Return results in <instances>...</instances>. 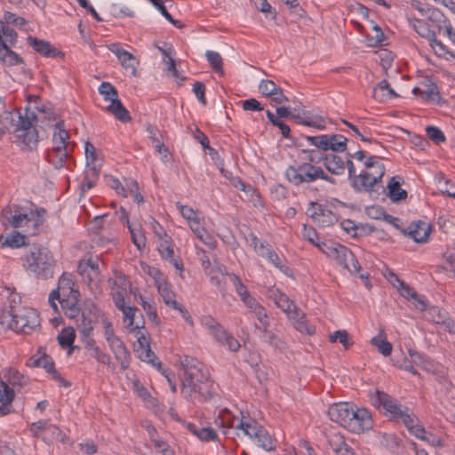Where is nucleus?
<instances>
[{
	"label": "nucleus",
	"mask_w": 455,
	"mask_h": 455,
	"mask_svg": "<svg viewBox=\"0 0 455 455\" xmlns=\"http://www.w3.org/2000/svg\"><path fill=\"white\" fill-rule=\"evenodd\" d=\"M183 370L181 394L193 403H204L214 394L213 383L208 379L202 370V363L194 357L185 355L180 361Z\"/></svg>",
	"instance_id": "1"
},
{
	"label": "nucleus",
	"mask_w": 455,
	"mask_h": 455,
	"mask_svg": "<svg viewBox=\"0 0 455 455\" xmlns=\"http://www.w3.org/2000/svg\"><path fill=\"white\" fill-rule=\"evenodd\" d=\"M24 267L36 278L49 279L53 276L55 260L48 248L34 245L25 257Z\"/></svg>",
	"instance_id": "2"
},
{
	"label": "nucleus",
	"mask_w": 455,
	"mask_h": 455,
	"mask_svg": "<svg viewBox=\"0 0 455 455\" xmlns=\"http://www.w3.org/2000/svg\"><path fill=\"white\" fill-rule=\"evenodd\" d=\"M17 32L0 20V61L7 66L24 63L23 59L11 47L17 42Z\"/></svg>",
	"instance_id": "3"
},
{
	"label": "nucleus",
	"mask_w": 455,
	"mask_h": 455,
	"mask_svg": "<svg viewBox=\"0 0 455 455\" xmlns=\"http://www.w3.org/2000/svg\"><path fill=\"white\" fill-rule=\"evenodd\" d=\"M236 428L241 429L244 435L253 440L257 446L268 451L275 450V440L256 420L250 419L249 421H243L242 419Z\"/></svg>",
	"instance_id": "4"
},
{
	"label": "nucleus",
	"mask_w": 455,
	"mask_h": 455,
	"mask_svg": "<svg viewBox=\"0 0 455 455\" xmlns=\"http://www.w3.org/2000/svg\"><path fill=\"white\" fill-rule=\"evenodd\" d=\"M12 331L16 332L30 333L40 326L39 314L34 308H20L11 310Z\"/></svg>",
	"instance_id": "5"
},
{
	"label": "nucleus",
	"mask_w": 455,
	"mask_h": 455,
	"mask_svg": "<svg viewBox=\"0 0 455 455\" xmlns=\"http://www.w3.org/2000/svg\"><path fill=\"white\" fill-rule=\"evenodd\" d=\"M379 171H376V173H371L368 171H363L360 174H357L351 182V187L357 193H369L375 192L379 187L383 190L384 188L380 184L383 176L385 175V166H379Z\"/></svg>",
	"instance_id": "6"
},
{
	"label": "nucleus",
	"mask_w": 455,
	"mask_h": 455,
	"mask_svg": "<svg viewBox=\"0 0 455 455\" xmlns=\"http://www.w3.org/2000/svg\"><path fill=\"white\" fill-rule=\"evenodd\" d=\"M318 166L310 163H300L287 167L285 177L294 186L309 184L316 180Z\"/></svg>",
	"instance_id": "7"
},
{
	"label": "nucleus",
	"mask_w": 455,
	"mask_h": 455,
	"mask_svg": "<svg viewBox=\"0 0 455 455\" xmlns=\"http://www.w3.org/2000/svg\"><path fill=\"white\" fill-rule=\"evenodd\" d=\"M27 365L29 367H41L44 369L54 380L59 382L60 386L65 387L71 386V383L62 378L57 371L53 359L45 353L43 347H39L37 353L28 359Z\"/></svg>",
	"instance_id": "8"
},
{
	"label": "nucleus",
	"mask_w": 455,
	"mask_h": 455,
	"mask_svg": "<svg viewBox=\"0 0 455 455\" xmlns=\"http://www.w3.org/2000/svg\"><path fill=\"white\" fill-rule=\"evenodd\" d=\"M371 403L378 409H383L384 414L394 419H398L407 409L406 406L402 405L396 399L379 390H377L375 395L371 398Z\"/></svg>",
	"instance_id": "9"
},
{
	"label": "nucleus",
	"mask_w": 455,
	"mask_h": 455,
	"mask_svg": "<svg viewBox=\"0 0 455 455\" xmlns=\"http://www.w3.org/2000/svg\"><path fill=\"white\" fill-rule=\"evenodd\" d=\"M34 220L33 212H23L22 208L19 205L13 204L2 211L1 222L4 226L12 225L14 228L23 226V223H28Z\"/></svg>",
	"instance_id": "10"
},
{
	"label": "nucleus",
	"mask_w": 455,
	"mask_h": 455,
	"mask_svg": "<svg viewBox=\"0 0 455 455\" xmlns=\"http://www.w3.org/2000/svg\"><path fill=\"white\" fill-rule=\"evenodd\" d=\"M353 409L354 404L349 403H334L329 408L328 415L331 420L349 430L354 427L351 426V419L354 417Z\"/></svg>",
	"instance_id": "11"
},
{
	"label": "nucleus",
	"mask_w": 455,
	"mask_h": 455,
	"mask_svg": "<svg viewBox=\"0 0 455 455\" xmlns=\"http://www.w3.org/2000/svg\"><path fill=\"white\" fill-rule=\"evenodd\" d=\"M324 246L322 251L327 255V257L336 260L342 267H348V257H351V251L340 243H323Z\"/></svg>",
	"instance_id": "12"
},
{
	"label": "nucleus",
	"mask_w": 455,
	"mask_h": 455,
	"mask_svg": "<svg viewBox=\"0 0 455 455\" xmlns=\"http://www.w3.org/2000/svg\"><path fill=\"white\" fill-rule=\"evenodd\" d=\"M28 44L33 50L45 58H64L65 54L54 47L49 41L39 39L37 37L29 36L27 38Z\"/></svg>",
	"instance_id": "13"
},
{
	"label": "nucleus",
	"mask_w": 455,
	"mask_h": 455,
	"mask_svg": "<svg viewBox=\"0 0 455 455\" xmlns=\"http://www.w3.org/2000/svg\"><path fill=\"white\" fill-rule=\"evenodd\" d=\"M431 230V225L423 220L411 222L406 229H401L404 235L410 236L418 243H426L428 240Z\"/></svg>",
	"instance_id": "14"
},
{
	"label": "nucleus",
	"mask_w": 455,
	"mask_h": 455,
	"mask_svg": "<svg viewBox=\"0 0 455 455\" xmlns=\"http://www.w3.org/2000/svg\"><path fill=\"white\" fill-rule=\"evenodd\" d=\"M352 413H354V417L351 419V426L355 428H349L350 432L361 433L372 427L371 414L367 409L357 408L354 405Z\"/></svg>",
	"instance_id": "15"
},
{
	"label": "nucleus",
	"mask_w": 455,
	"mask_h": 455,
	"mask_svg": "<svg viewBox=\"0 0 455 455\" xmlns=\"http://www.w3.org/2000/svg\"><path fill=\"white\" fill-rule=\"evenodd\" d=\"M286 315L298 331L310 336L315 334V328L308 323L306 314L299 307L294 306Z\"/></svg>",
	"instance_id": "16"
},
{
	"label": "nucleus",
	"mask_w": 455,
	"mask_h": 455,
	"mask_svg": "<svg viewBox=\"0 0 455 455\" xmlns=\"http://www.w3.org/2000/svg\"><path fill=\"white\" fill-rule=\"evenodd\" d=\"M71 294L80 295V292L78 291L77 289H75V283L73 281L72 275L69 273H63L59 279L57 289L52 291L51 298H66L70 296Z\"/></svg>",
	"instance_id": "17"
},
{
	"label": "nucleus",
	"mask_w": 455,
	"mask_h": 455,
	"mask_svg": "<svg viewBox=\"0 0 455 455\" xmlns=\"http://www.w3.org/2000/svg\"><path fill=\"white\" fill-rule=\"evenodd\" d=\"M116 361L121 364L123 371L126 370L130 365L131 354L124 343L117 337L108 342Z\"/></svg>",
	"instance_id": "18"
},
{
	"label": "nucleus",
	"mask_w": 455,
	"mask_h": 455,
	"mask_svg": "<svg viewBox=\"0 0 455 455\" xmlns=\"http://www.w3.org/2000/svg\"><path fill=\"white\" fill-rule=\"evenodd\" d=\"M100 316V311L93 305L90 304L82 310V323L80 324V332L86 333L92 332L94 324L97 323Z\"/></svg>",
	"instance_id": "19"
},
{
	"label": "nucleus",
	"mask_w": 455,
	"mask_h": 455,
	"mask_svg": "<svg viewBox=\"0 0 455 455\" xmlns=\"http://www.w3.org/2000/svg\"><path fill=\"white\" fill-rule=\"evenodd\" d=\"M323 164L326 170L333 175H342L345 173L346 164L345 161L341 156L335 155L334 153L326 154L321 157Z\"/></svg>",
	"instance_id": "20"
},
{
	"label": "nucleus",
	"mask_w": 455,
	"mask_h": 455,
	"mask_svg": "<svg viewBox=\"0 0 455 455\" xmlns=\"http://www.w3.org/2000/svg\"><path fill=\"white\" fill-rule=\"evenodd\" d=\"M100 170L101 165L86 166L84 172V178L80 184L81 196H84L86 191L95 187L99 180Z\"/></svg>",
	"instance_id": "21"
},
{
	"label": "nucleus",
	"mask_w": 455,
	"mask_h": 455,
	"mask_svg": "<svg viewBox=\"0 0 455 455\" xmlns=\"http://www.w3.org/2000/svg\"><path fill=\"white\" fill-rule=\"evenodd\" d=\"M258 254L271 262L275 267L283 273L287 274L289 267L283 264L282 259L277 253L267 243H260Z\"/></svg>",
	"instance_id": "22"
},
{
	"label": "nucleus",
	"mask_w": 455,
	"mask_h": 455,
	"mask_svg": "<svg viewBox=\"0 0 455 455\" xmlns=\"http://www.w3.org/2000/svg\"><path fill=\"white\" fill-rule=\"evenodd\" d=\"M70 149H61L60 148L49 149L46 152L45 159L55 169L60 170L65 166L67 159L70 156Z\"/></svg>",
	"instance_id": "23"
},
{
	"label": "nucleus",
	"mask_w": 455,
	"mask_h": 455,
	"mask_svg": "<svg viewBox=\"0 0 455 455\" xmlns=\"http://www.w3.org/2000/svg\"><path fill=\"white\" fill-rule=\"evenodd\" d=\"M427 88L426 90H421L419 87H415L413 88L412 92L427 101L432 103H439L442 97L436 84L429 81V84H427Z\"/></svg>",
	"instance_id": "24"
},
{
	"label": "nucleus",
	"mask_w": 455,
	"mask_h": 455,
	"mask_svg": "<svg viewBox=\"0 0 455 455\" xmlns=\"http://www.w3.org/2000/svg\"><path fill=\"white\" fill-rule=\"evenodd\" d=\"M402 178L399 176L392 177L387 186V196L392 202H399L407 197V191L401 188Z\"/></svg>",
	"instance_id": "25"
},
{
	"label": "nucleus",
	"mask_w": 455,
	"mask_h": 455,
	"mask_svg": "<svg viewBox=\"0 0 455 455\" xmlns=\"http://www.w3.org/2000/svg\"><path fill=\"white\" fill-rule=\"evenodd\" d=\"M156 288L166 305L176 310H179L180 312H183V307L180 305L175 299V293L171 290L170 285L166 280L163 283H159V285L156 286Z\"/></svg>",
	"instance_id": "26"
},
{
	"label": "nucleus",
	"mask_w": 455,
	"mask_h": 455,
	"mask_svg": "<svg viewBox=\"0 0 455 455\" xmlns=\"http://www.w3.org/2000/svg\"><path fill=\"white\" fill-rule=\"evenodd\" d=\"M18 140L22 144V150H33L37 148L39 141L38 132L36 129L28 132H16Z\"/></svg>",
	"instance_id": "27"
},
{
	"label": "nucleus",
	"mask_w": 455,
	"mask_h": 455,
	"mask_svg": "<svg viewBox=\"0 0 455 455\" xmlns=\"http://www.w3.org/2000/svg\"><path fill=\"white\" fill-rule=\"evenodd\" d=\"M28 237L15 231L8 235H0V248H20L27 243Z\"/></svg>",
	"instance_id": "28"
},
{
	"label": "nucleus",
	"mask_w": 455,
	"mask_h": 455,
	"mask_svg": "<svg viewBox=\"0 0 455 455\" xmlns=\"http://www.w3.org/2000/svg\"><path fill=\"white\" fill-rule=\"evenodd\" d=\"M19 121L14 132L32 131L33 122L36 121V115L29 108H25L24 114L19 113Z\"/></svg>",
	"instance_id": "29"
},
{
	"label": "nucleus",
	"mask_w": 455,
	"mask_h": 455,
	"mask_svg": "<svg viewBox=\"0 0 455 455\" xmlns=\"http://www.w3.org/2000/svg\"><path fill=\"white\" fill-rule=\"evenodd\" d=\"M408 21L418 35L428 41L434 39V36L436 35L435 32L431 29L429 24L423 20L408 18Z\"/></svg>",
	"instance_id": "30"
},
{
	"label": "nucleus",
	"mask_w": 455,
	"mask_h": 455,
	"mask_svg": "<svg viewBox=\"0 0 455 455\" xmlns=\"http://www.w3.org/2000/svg\"><path fill=\"white\" fill-rule=\"evenodd\" d=\"M291 118L293 119L294 121H296L298 124L305 125V126L313 127V128H315L318 130L325 129L324 120L320 116H315L314 119H306L303 116V111H302L301 113L292 112Z\"/></svg>",
	"instance_id": "31"
},
{
	"label": "nucleus",
	"mask_w": 455,
	"mask_h": 455,
	"mask_svg": "<svg viewBox=\"0 0 455 455\" xmlns=\"http://www.w3.org/2000/svg\"><path fill=\"white\" fill-rule=\"evenodd\" d=\"M107 110L123 123H128L132 120L128 110L124 108L119 99L111 102V104L107 108Z\"/></svg>",
	"instance_id": "32"
},
{
	"label": "nucleus",
	"mask_w": 455,
	"mask_h": 455,
	"mask_svg": "<svg viewBox=\"0 0 455 455\" xmlns=\"http://www.w3.org/2000/svg\"><path fill=\"white\" fill-rule=\"evenodd\" d=\"M272 299L277 307L282 309L285 314L290 312L291 309L296 306L293 300L290 299L289 297L279 290H274L271 291Z\"/></svg>",
	"instance_id": "33"
},
{
	"label": "nucleus",
	"mask_w": 455,
	"mask_h": 455,
	"mask_svg": "<svg viewBox=\"0 0 455 455\" xmlns=\"http://www.w3.org/2000/svg\"><path fill=\"white\" fill-rule=\"evenodd\" d=\"M328 150L341 153L347 150V139L341 134H328Z\"/></svg>",
	"instance_id": "34"
},
{
	"label": "nucleus",
	"mask_w": 455,
	"mask_h": 455,
	"mask_svg": "<svg viewBox=\"0 0 455 455\" xmlns=\"http://www.w3.org/2000/svg\"><path fill=\"white\" fill-rule=\"evenodd\" d=\"M75 338H76V332L72 327L64 328L57 337L59 344L62 348H69L70 349L68 351V355H70L71 350H73L75 348V347H73Z\"/></svg>",
	"instance_id": "35"
},
{
	"label": "nucleus",
	"mask_w": 455,
	"mask_h": 455,
	"mask_svg": "<svg viewBox=\"0 0 455 455\" xmlns=\"http://www.w3.org/2000/svg\"><path fill=\"white\" fill-rule=\"evenodd\" d=\"M259 338L261 342L268 344L275 349L282 351L286 348V343L273 331L259 333Z\"/></svg>",
	"instance_id": "36"
},
{
	"label": "nucleus",
	"mask_w": 455,
	"mask_h": 455,
	"mask_svg": "<svg viewBox=\"0 0 455 455\" xmlns=\"http://www.w3.org/2000/svg\"><path fill=\"white\" fill-rule=\"evenodd\" d=\"M427 20L436 25L439 31L443 28H445V25L450 23L444 14L437 8H428L427 9Z\"/></svg>",
	"instance_id": "37"
},
{
	"label": "nucleus",
	"mask_w": 455,
	"mask_h": 455,
	"mask_svg": "<svg viewBox=\"0 0 455 455\" xmlns=\"http://www.w3.org/2000/svg\"><path fill=\"white\" fill-rule=\"evenodd\" d=\"M54 128L55 131L52 135V143H65L69 146V134L65 128L64 122H57Z\"/></svg>",
	"instance_id": "38"
},
{
	"label": "nucleus",
	"mask_w": 455,
	"mask_h": 455,
	"mask_svg": "<svg viewBox=\"0 0 455 455\" xmlns=\"http://www.w3.org/2000/svg\"><path fill=\"white\" fill-rule=\"evenodd\" d=\"M326 439L331 450L338 453L347 444L345 437L338 432H330L326 434Z\"/></svg>",
	"instance_id": "39"
},
{
	"label": "nucleus",
	"mask_w": 455,
	"mask_h": 455,
	"mask_svg": "<svg viewBox=\"0 0 455 455\" xmlns=\"http://www.w3.org/2000/svg\"><path fill=\"white\" fill-rule=\"evenodd\" d=\"M205 57L207 59V61L211 65L212 68L220 75L224 74L223 70V60L221 55L213 51H207L205 52Z\"/></svg>",
	"instance_id": "40"
},
{
	"label": "nucleus",
	"mask_w": 455,
	"mask_h": 455,
	"mask_svg": "<svg viewBox=\"0 0 455 455\" xmlns=\"http://www.w3.org/2000/svg\"><path fill=\"white\" fill-rule=\"evenodd\" d=\"M371 344L377 347L378 350L384 356H388L392 353V344L387 340L386 338H382L381 334L379 336L373 337L371 339Z\"/></svg>",
	"instance_id": "41"
},
{
	"label": "nucleus",
	"mask_w": 455,
	"mask_h": 455,
	"mask_svg": "<svg viewBox=\"0 0 455 455\" xmlns=\"http://www.w3.org/2000/svg\"><path fill=\"white\" fill-rule=\"evenodd\" d=\"M84 151L86 158V166L101 165L100 159L99 158V154L95 147L91 142H85Z\"/></svg>",
	"instance_id": "42"
},
{
	"label": "nucleus",
	"mask_w": 455,
	"mask_h": 455,
	"mask_svg": "<svg viewBox=\"0 0 455 455\" xmlns=\"http://www.w3.org/2000/svg\"><path fill=\"white\" fill-rule=\"evenodd\" d=\"M225 274L229 276V280L235 286V291L240 296L242 301L251 295L248 289L243 283L241 278L238 275H236L235 274H233V273H231V274L225 273Z\"/></svg>",
	"instance_id": "43"
},
{
	"label": "nucleus",
	"mask_w": 455,
	"mask_h": 455,
	"mask_svg": "<svg viewBox=\"0 0 455 455\" xmlns=\"http://www.w3.org/2000/svg\"><path fill=\"white\" fill-rule=\"evenodd\" d=\"M136 312H139V309L135 307H128L122 311L124 315V321L128 320L127 327L130 329V331H134L137 329L144 328V322L140 325L139 323L134 324Z\"/></svg>",
	"instance_id": "44"
},
{
	"label": "nucleus",
	"mask_w": 455,
	"mask_h": 455,
	"mask_svg": "<svg viewBox=\"0 0 455 455\" xmlns=\"http://www.w3.org/2000/svg\"><path fill=\"white\" fill-rule=\"evenodd\" d=\"M409 355H410L411 362L414 364L420 366L421 368H423L425 370H428L430 367H432V363L430 361V358L428 356H427L426 355L421 354V353L417 352L412 349H409Z\"/></svg>",
	"instance_id": "45"
},
{
	"label": "nucleus",
	"mask_w": 455,
	"mask_h": 455,
	"mask_svg": "<svg viewBox=\"0 0 455 455\" xmlns=\"http://www.w3.org/2000/svg\"><path fill=\"white\" fill-rule=\"evenodd\" d=\"M52 428L58 432V435H64V433L55 425H52L49 420H38L30 426V431L35 436H38L39 432L42 430H48Z\"/></svg>",
	"instance_id": "46"
},
{
	"label": "nucleus",
	"mask_w": 455,
	"mask_h": 455,
	"mask_svg": "<svg viewBox=\"0 0 455 455\" xmlns=\"http://www.w3.org/2000/svg\"><path fill=\"white\" fill-rule=\"evenodd\" d=\"M99 92L104 96L106 101L113 102L118 99V92L109 82H102L99 86Z\"/></svg>",
	"instance_id": "47"
},
{
	"label": "nucleus",
	"mask_w": 455,
	"mask_h": 455,
	"mask_svg": "<svg viewBox=\"0 0 455 455\" xmlns=\"http://www.w3.org/2000/svg\"><path fill=\"white\" fill-rule=\"evenodd\" d=\"M371 23L372 24L374 35H368L366 36L368 45L371 47L381 45L385 39L384 33L379 25L375 24L373 21H371Z\"/></svg>",
	"instance_id": "48"
},
{
	"label": "nucleus",
	"mask_w": 455,
	"mask_h": 455,
	"mask_svg": "<svg viewBox=\"0 0 455 455\" xmlns=\"http://www.w3.org/2000/svg\"><path fill=\"white\" fill-rule=\"evenodd\" d=\"M4 378L12 386L23 387L26 384V378L16 369L9 368L4 373Z\"/></svg>",
	"instance_id": "49"
},
{
	"label": "nucleus",
	"mask_w": 455,
	"mask_h": 455,
	"mask_svg": "<svg viewBox=\"0 0 455 455\" xmlns=\"http://www.w3.org/2000/svg\"><path fill=\"white\" fill-rule=\"evenodd\" d=\"M331 342L334 343L339 341L343 345L345 349H348L349 347L353 344L350 341L349 333L346 330H339L331 333L329 337Z\"/></svg>",
	"instance_id": "50"
},
{
	"label": "nucleus",
	"mask_w": 455,
	"mask_h": 455,
	"mask_svg": "<svg viewBox=\"0 0 455 455\" xmlns=\"http://www.w3.org/2000/svg\"><path fill=\"white\" fill-rule=\"evenodd\" d=\"M14 390L4 381L0 380V403L4 405H8L14 400Z\"/></svg>",
	"instance_id": "51"
},
{
	"label": "nucleus",
	"mask_w": 455,
	"mask_h": 455,
	"mask_svg": "<svg viewBox=\"0 0 455 455\" xmlns=\"http://www.w3.org/2000/svg\"><path fill=\"white\" fill-rule=\"evenodd\" d=\"M127 228H129V231L132 235V240L134 243V245L138 249H141L146 245V237L144 234L141 232V228L139 226L138 228L133 227L132 224L128 225Z\"/></svg>",
	"instance_id": "52"
},
{
	"label": "nucleus",
	"mask_w": 455,
	"mask_h": 455,
	"mask_svg": "<svg viewBox=\"0 0 455 455\" xmlns=\"http://www.w3.org/2000/svg\"><path fill=\"white\" fill-rule=\"evenodd\" d=\"M160 12L161 14L172 25L177 28H181L182 24L180 20H174L172 16L168 12L164 2L162 0H148Z\"/></svg>",
	"instance_id": "53"
},
{
	"label": "nucleus",
	"mask_w": 455,
	"mask_h": 455,
	"mask_svg": "<svg viewBox=\"0 0 455 455\" xmlns=\"http://www.w3.org/2000/svg\"><path fill=\"white\" fill-rule=\"evenodd\" d=\"M139 354V357L140 360L150 363L154 366H157V368L160 370L162 367V363L160 362L156 363V360L157 359L155 353L152 351L150 346L142 347L140 349V352H137Z\"/></svg>",
	"instance_id": "54"
},
{
	"label": "nucleus",
	"mask_w": 455,
	"mask_h": 455,
	"mask_svg": "<svg viewBox=\"0 0 455 455\" xmlns=\"http://www.w3.org/2000/svg\"><path fill=\"white\" fill-rule=\"evenodd\" d=\"M120 63L126 72H129L133 76L137 75L138 60L131 52L128 53L127 57H124Z\"/></svg>",
	"instance_id": "55"
},
{
	"label": "nucleus",
	"mask_w": 455,
	"mask_h": 455,
	"mask_svg": "<svg viewBox=\"0 0 455 455\" xmlns=\"http://www.w3.org/2000/svg\"><path fill=\"white\" fill-rule=\"evenodd\" d=\"M326 209L327 208L322 204H319L315 202H311L308 204L307 212L311 219H313L315 222H318L321 219V216L324 215Z\"/></svg>",
	"instance_id": "56"
},
{
	"label": "nucleus",
	"mask_w": 455,
	"mask_h": 455,
	"mask_svg": "<svg viewBox=\"0 0 455 455\" xmlns=\"http://www.w3.org/2000/svg\"><path fill=\"white\" fill-rule=\"evenodd\" d=\"M302 235L305 239H307L309 243H311L315 246L318 247L321 251L324 247L323 245V243L317 242L318 234L314 228L304 225Z\"/></svg>",
	"instance_id": "57"
},
{
	"label": "nucleus",
	"mask_w": 455,
	"mask_h": 455,
	"mask_svg": "<svg viewBox=\"0 0 455 455\" xmlns=\"http://www.w3.org/2000/svg\"><path fill=\"white\" fill-rule=\"evenodd\" d=\"M305 139L316 148H319L323 151H328V134L318 136H306Z\"/></svg>",
	"instance_id": "58"
},
{
	"label": "nucleus",
	"mask_w": 455,
	"mask_h": 455,
	"mask_svg": "<svg viewBox=\"0 0 455 455\" xmlns=\"http://www.w3.org/2000/svg\"><path fill=\"white\" fill-rule=\"evenodd\" d=\"M388 82L386 79L380 81L378 85L373 89L372 97L379 102L387 101V97H385V93L388 89Z\"/></svg>",
	"instance_id": "59"
},
{
	"label": "nucleus",
	"mask_w": 455,
	"mask_h": 455,
	"mask_svg": "<svg viewBox=\"0 0 455 455\" xmlns=\"http://www.w3.org/2000/svg\"><path fill=\"white\" fill-rule=\"evenodd\" d=\"M427 137L436 144L443 143L446 140L444 133L441 129L435 126H427L426 128Z\"/></svg>",
	"instance_id": "60"
},
{
	"label": "nucleus",
	"mask_w": 455,
	"mask_h": 455,
	"mask_svg": "<svg viewBox=\"0 0 455 455\" xmlns=\"http://www.w3.org/2000/svg\"><path fill=\"white\" fill-rule=\"evenodd\" d=\"M4 24H12L20 29L27 24V20L23 17L17 16L11 12H4Z\"/></svg>",
	"instance_id": "61"
},
{
	"label": "nucleus",
	"mask_w": 455,
	"mask_h": 455,
	"mask_svg": "<svg viewBox=\"0 0 455 455\" xmlns=\"http://www.w3.org/2000/svg\"><path fill=\"white\" fill-rule=\"evenodd\" d=\"M12 330L11 310L0 309V332Z\"/></svg>",
	"instance_id": "62"
},
{
	"label": "nucleus",
	"mask_w": 455,
	"mask_h": 455,
	"mask_svg": "<svg viewBox=\"0 0 455 455\" xmlns=\"http://www.w3.org/2000/svg\"><path fill=\"white\" fill-rule=\"evenodd\" d=\"M79 297L80 295L71 294L66 298H59L57 300H59L62 309L67 310L78 306Z\"/></svg>",
	"instance_id": "63"
},
{
	"label": "nucleus",
	"mask_w": 455,
	"mask_h": 455,
	"mask_svg": "<svg viewBox=\"0 0 455 455\" xmlns=\"http://www.w3.org/2000/svg\"><path fill=\"white\" fill-rule=\"evenodd\" d=\"M279 86H277L273 81L271 80H262L259 85V89L262 95L270 97Z\"/></svg>",
	"instance_id": "64"
}]
</instances>
